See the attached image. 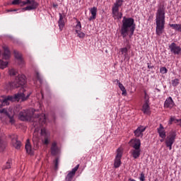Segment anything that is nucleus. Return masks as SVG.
Masks as SVG:
<instances>
[{
  "label": "nucleus",
  "mask_w": 181,
  "mask_h": 181,
  "mask_svg": "<svg viewBox=\"0 0 181 181\" xmlns=\"http://www.w3.org/2000/svg\"><path fill=\"white\" fill-rule=\"evenodd\" d=\"M19 118L21 121L33 122V125L35 128V131L46 124V115L45 114H35L34 109L21 111L19 114Z\"/></svg>",
  "instance_id": "1"
},
{
  "label": "nucleus",
  "mask_w": 181,
  "mask_h": 181,
  "mask_svg": "<svg viewBox=\"0 0 181 181\" xmlns=\"http://www.w3.org/2000/svg\"><path fill=\"white\" fill-rule=\"evenodd\" d=\"M32 91L28 88L22 87L20 91L13 96H7L3 100H0V107H5V105H9V101H26L29 97H30Z\"/></svg>",
  "instance_id": "2"
},
{
  "label": "nucleus",
  "mask_w": 181,
  "mask_h": 181,
  "mask_svg": "<svg viewBox=\"0 0 181 181\" xmlns=\"http://www.w3.org/2000/svg\"><path fill=\"white\" fill-rule=\"evenodd\" d=\"M165 6L160 5L156 13V33L157 36H160L165 32Z\"/></svg>",
  "instance_id": "3"
},
{
  "label": "nucleus",
  "mask_w": 181,
  "mask_h": 181,
  "mask_svg": "<svg viewBox=\"0 0 181 181\" xmlns=\"http://www.w3.org/2000/svg\"><path fill=\"white\" fill-rule=\"evenodd\" d=\"M135 32V21L132 18L123 17L122 21V26L120 28V33L122 38L127 37V36L134 35Z\"/></svg>",
  "instance_id": "4"
},
{
  "label": "nucleus",
  "mask_w": 181,
  "mask_h": 181,
  "mask_svg": "<svg viewBox=\"0 0 181 181\" xmlns=\"http://www.w3.org/2000/svg\"><path fill=\"white\" fill-rule=\"evenodd\" d=\"M0 118L3 122H5V124H11V125L15 124L13 115L11 116L9 112H8V110L5 108L0 109Z\"/></svg>",
  "instance_id": "5"
},
{
  "label": "nucleus",
  "mask_w": 181,
  "mask_h": 181,
  "mask_svg": "<svg viewBox=\"0 0 181 181\" xmlns=\"http://www.w3.org/2000/svg\"><path fill=\"white\" fill-rule=\"evenodd\" d=\"M25 84H26V76L25 75H18L9 86L10 88H18V87H23Z\"/></svg>",
  "instance_id": "6"
},
{
  "label": "nucleus",
  "mask_w": 181,
  "mask_h": 181,
  "mask_svg": "<svg viewBox=\"0 0 181 181\" xmlns=\"http://www.w3.org/2000/svg\"><path fill=\"white\" fill-rule=\"evenodd\" d=\"M176 140V132H170L169 135L165 138V146L167 148H169L170 151H172V146L173 144H175V141Z\"/></svg>",
  "instance_id": "7"
},
{
  "label": "nucleus",
  "mask_w": 181,
  "mask_h": 181,
  "mask_svg": "<svg viewBox=\"0 0 181 181\" xmlns=\"http://www.w3.org/2000/svg\"><path fill=\"white\" fill-rule=\"evenodd\" d=\"M23 5H30L25 7L23 11H33L37 8L39 4L35 0H26V1H23Z\"/></svg>",
  "instance_id": "8"
},
{
  "label": "nucleus",
  "mask_w": 181,
  "mask_h": 181,
  "mask_svg": "<svg viewBox=\"0 0 181 181\" xmlns=\"http://www.w3.org/2000/svg\"><path fill=\"white\" fill-rule=\"evenodd\" d=\"M168 48L170 49V52L172 53V54H175V56H179V54H181V47L180 46L177 45V44L175 42H172L170 45H169Z\"/></svg>",
  "instance_id": "9"
},
{
  "label": "nucleus",
  "mask_w": 181,
  "mask_h": 181,
  "mask_svg": "<svg viewBox=\"0 0 181 181\" xmlns=\"http://www.w3.org/2000/svg\"><path fill=\"white\" fill-rule=\"evenodd\" d=\"M122 158V152H121V150H119V148L117 149V153L114 161V168H115V169H117V168H119V166H121Z\"/></svg>",
  "instance_id": "10"
},
{
  "label": "nucleus",
  "mask_w": 181,
  "mask_h": 181,
  "mask_svg": "<svg viewBox=\"0 0 181 181\" xmlns=\"http://www.w3.org/2000/svg\"><path fill=\"white\" fill-rule=\"evenodd\" d=\"M112 18H114V19H117V21L122 19V13L119 12V8L112 7Z\"/></svg>",
  "instance_id": "11"
},
{
  "label": "nucleus",
  "mask_w": 181,
  "mask_h": 181,
  "mask_svg": "<svg viewBox=\"0 0 181 181\" xmlns=\"http://www.w3.org/2000/svg\"><path fill=\"white\" fill-rule=\"evenodd\" d=\"M78 168H80V164H78L75 168H74L71 171H70L66 178L65 180L66 181H71L73 180V177H74L75 175H76V172H77V170H78Z\"/></svg>",
  "instance_id": "12"
},
{
  "label": "nucleus",
  "mask_w": 181,
  "mask_h": 181,
  "mask_svg": "<svg viewBox=\"0 0 181 181\" xmlns=\"http://www.w3.org/2000/svg\"><path fill=\"white\" fill-rule=\"evenodd\" d=\"M145 131H146V127L144 126H140L134 132V136L136 138H142V136H144V132H145Z\"/></svg>",
  "instance_id": "13"
},
{
  "label": "nucleus",
  "mask_w": 181,
  "mask_h": 181,
  "mask_svg": "<svg viewBox=\"0 0 181 181\" xmlns=\"http://www.w3.org/2000/svg\"><path fill=\"white\" fill-rule=\"evenodd\" d=\"M129 144L133 149H141V140L139 139L130 140Z\"/></svg>",
  "instance_id": "14"
},
{
  "label": "nucleus",
  "mask_w": 181,
  "mask_h": 181,
  "mask_svg": "<svg viewBox=\"0 0 181 181\" xmlns=\"http://www.w3.org/2000/svg\"><path fill=\"white\" fill-rule=\"evenodd\" d=\"M11 139L14 148H16V149H21V143L20 141H18V136L13 134L11 136Z\"/></svg>",
  "instance_id": "15"
},
{
  "label": "nucleus",
  "mask_w": 181,
  "mask_h": 181,
  "mask_svg": "<svg viewBox=\"0 0 181 181\" xmlns=\"http://www.w3.org/2000/svg\"><path fill=\"white\" fill-rule=\"evenodd\" d=\"M41 135L44 137L42 144H44V145H49V134H47V132H46V129H41Z\"/></svg>",
  "instance_id": "16"
},
{
  "label": "nucleus",
  "mask_w": 181,
  "mask_h": 181,
  "mask_svg": "<svg viewBox=\"0 0 181 181\" xmlns=\"http://www.w3.org/2000/svg\"><path fill=\"white\" fill-rule=\"evenodd\" d=\"M157 132L159 134L160 138H162V139H166V131H165V127H163L162 124H160L159 127L157 129Z\"/></svg>",
  "instance_id": "17"
},
{
  "label": "nucleus",
  "mask_w": 181,
  "mask_h": 181,
  "mask_svg": "<svg viewBox=\"0 0 181 181\" xmlns=\"http://www.w3.org/2000/svg\"><path fill=\"white\" fill-rule=\"evenodd\" d=\"M59 146H57V142L53 141L51 146V154L53 156H56L59 152Z\"/></svg>",
  "instance_id": "18"
},
{
  "label": "nucleus",
  "mask_w": 181,
  "mask_h": 181,
  "mask_svg": "<svg viewBox=\"0 0 181 181\" xmlns=\"http://www.w3.org/2000/svg\"><path fill=\"white\" fill-rule=\"evenodd\" d=\"M131 156L134 159H138L139 156H141V148L136 149V148H132L129 152Z\"/></svg>",
  "instance_id": "19"
},
{
  "label": "nucleus",
  "mask_w": 181,
  "mask_h": 181,
  "mask_svg": "<svg viewBox=\"0 0 181 181\" xmlns=\"http://www.w3.org/2000/svg\"><path fill=\"white\" fill-rule=\"evenodd\" d=\"M174 106L175 102H173V99H172V97L168 98L164 103L165 108H173Z\"/></svg>",
  "instance_id": "20"
},
{
  "label": "nucleus",
  "mask_w": 181,
  "mask_h": 181,
  "mask_svg": "<svg viewBox=\"0 0 181 181\" xmlns=\"http://www.w3.org/2000/svg\"><path fill=\"white\" fill-rule=\"evenodd\" d=\"M141 111L146 115H151V106L149 105V103H144Z\"/></svg>",
  "instance_id": "21"
},
{
  "label": "nucleus",
  "mask_w": 181,
  "mask_h": 181,
  "mask_svg": "<svg viewBox=\"0 0 181 181\" xmlns=\"http://www.w3.org/2000/svg\"><path fill=\"white\" fill-rule=\"evenodd\" d=\"M3 49L4 51L3 54V59H5V60H8L9 57H11V51H9V48L6 45L3 46Z\"/></svg>",
  "instance_id": "22"
},
{
  "label": "nucleus",
  "mask_w": 181,
  "mask_h": 181,
  "mask_svg": "<svg viewBox=\"0 0 181 181\" xmlns=\"http://www.w3.org/2000/svg\"><path fill=\"white\" fill-rule=\"evenodd\" d=\"M91 16L89 18V21H94L97 18V7H93L90 9Z\"/></svg>",
  "instance_id": "23"
},
{
  "label": "nucleus",
  "mask_w": 181,
  "mask_h": 181,
  "mask_svg": "<svg viewBox=\"0 0 181 181\" xmlns=\"http://www.w3.org/2000/svg\"><path fill=\"white\" fill-rule=\"evenodd\" d=\"M59 20L58 21V25L60 30H63L64 28V21L63 20V15L62 13H59Z\"/></svg>",
  "instance_id": "24"
},
{
  "label": "nucleus",
  "mask_w": 181,
  "mask_h": 181,
  "mask_svg": "<svg viewBox=\"0 0 181 181\" xmlns=\"http://www.w3.org/2000/svg\"><path fill=\"white\" fill-rule=\"evenodd\" d=\"M25 150L27 153H29L30 155L33 153L32 146L30 145V140L29 139H27L25 144Z\"/></svg>",
  "instance_id": "25"
},
{
  "label": "nucleus",
  "mask_w": 181,
  "mask_h": 181,
  "mask_svg": "<svg viewBox=\"0 0 181 181\" xmlns=\"http://www.w3.org/2000/svg\"><path fill=\"white\" fill-rule=\"evenodd\" d=\"M124 4V0H116L115 3L113 4L112 8H121Z\"/></svg>",
  "instance_id": "26"
},
{
  "label": "nucleus",
  "mask_w": 181,
  "mask_h": 181,
  "mask_svg": "<svg viewBox=\"0 0 181 181\" xmlns=\"http://www.w3.org/2000/svg\"><path fill=\"white\" fill-rule=\"evenodd\" d=\"M122 54H124V59L128 57V47H123L120 49Z\"/></svg>",
  "instance_id": "27"
},
{
  "label": "nucleus",
  "mask_w": 181,
  "mask_h": 181,
  "mask_svg": "<svg viewBox=\"0 0 181 181\" xmlns=\"http://www.w3.org/2000/svg\"><path fill=\"white\" fill-rule=\"evenodd\" d=\"M80 31H81V22L77 21L75 26V32L78 33Z\"/></svg>",
  "instance_id": "28"
},
{
  "label": "nucleus",
  "mask_w": 181,
  "mask_h": 181,
  "mask_svg": "<svg viewBox=\"0 0 181 181\" xmlns=\"http://www.w3.org/2000/svg\"><path fill=\"white\" fill-rule=\"evenodd\" d=\"M12 166V160H8L6 165L4 166H3V169L5 170V169H11Z\"/></svg>",
  "instance_id": "29"
},
{
  "label": "nucleus",
  "mask_w": 181,
  "mask_h": 181,
  "mask_svg": "<svg viewBox=\"0 0 181 181\" xmlns=\"http://www.w3.org/2000/svg\"><path fill=\"white\" fill-rule=\"evenodd\" d=\"M8 66V62H4L2 59H0V69L4 70Z\"/></svg>",
  "instance_id": "30"
},
{
  "label": "nucleus",
  "mask_w": 181,
  "mask_h": 181,
  "mask_svg": "<svg viewBox=\"0 0 181 181\" xmlns=\"http://www.w3.org/2000/svg\"><path fill=\"white\" fill-rule=\"evenodd\" d=\"M144 103L149 104V95L144 90Z\"/></svg>",
  "instance_id": "31"
},
{
  "label": "nucleus",
  "mask_w": 181,
  "mask_h": 181,
  "mask_svg": "<svg viewBox=\"0 0 181 181\" xmlns=\"http://www.w3.org/2000/svg\"><path fill=\"white\" fill-rule=\"evenodd\" d=\"M14 54L17 60H20L21 59H22V54L19 53L18 51H14Z\"/></svg>",
  "instance_id": "32"
},
{
  "label": "nucleus",
  "mask_w": 181,
  "mask_h": 181,
  "mask_svg": "<svg viewBox=\"0 0 181 181\" xmlns=\"http://www.w3.org/2000/svg\"><path fill=\"white\" fill-rule=\"evenodd\" d=\"M172 86L173 87H177V86H179V79L175 78L174 80L172 81Z\"/></svg>",
  "instance_id": "33"
},
{
  "label": "nucleus",
  "mask_w": 181,
  "mask_h": 181,
  "mask_svg": "<svg viewBox=\"0 0 181 181\" xmlns=\"http://www.w3.org/2000/svg\"><path fill=\"white\" fill-rule=\"evenodd\" d=\"M35 78L40 82V84H42V77L40 76V74L39 72H36L35 74Z\"/></svg>",
  "instance_id": "34"
},
{
  "label": "nucleus",
  "mask_w": 181,
  "mask_h": 181,
  "mask_svg": "<svg viewBox=\"0 0 181 181\" xmlns=\"http://www.w3.org/2000/svg\"><path fill=\"white\" fill-rule=\"evenodd\" d=\"M76 33L78 34V37H80L81 39H84V37H86V33L81 31H79Z\"/></svg>",
  "instance_id": "35"
},
{
  "label": "nucleus",
  "mask_w": 181,
  "mask_h": 181,
  "mask_svg": "<svg viewBox=\"0 0 181 181\" xmlns=\"http://www.w3.org/2000/svg\"><path fill=\"white\" fill-rule=\"evenodd\" d=\"M0 134H1V132H0ZM4 148H5V144H4V141H2L0 136V151H4Z\"/></svg>",
  "instance_id": "36"
},
{
  "label": "nucleus",
  "mask_w": 181,
  "mask_h": 181,
  "mask_svg": "<svg viewBox=\"0 0 181 181\" xmlns=\"http://www.w3.org/2000/svg\"><path fill=\"white\" fill-rule=\"evenodd\" d=\"M11 4L12 5H19V4H23V1H22V0H13Z\"/></svg>",
  "instance_id": "37"
},
{
  "label": "nucleus",
  "mask_w": 181,
  "mask_h": 181,
  "mask_svg": "<svg viewBox=\"0 0 181 181\" xmlns=\"http://www.w3.org/2000/svg\"><path fill=\"white\" fill-rule=\"evenodd\" d=\"M160 73L162 74H166V73H168V69H166V67H161L160 69Z\"/></svg>",
  "instance_id": "38"
},
{
  "label": "nucleus",
  "mask_w": 181,
  "mask_h": 181,
  "mask_svg": "<svg viewBox=\"0 0 181 181\" xmlns=\"http://www.w3.org/2000/svg\"><path fill=\"white\" fill-rule=\"evenodd\" d=\"M16 70H15L14 69H11L9 70L10 76H16Z\"/></svg>",
  "instance_id": "39"
},
{
  "label": "nucleus",
  "mask_w": 181,
  "mask_h": 181,
  "mask_svg": "<svg viewBox=\"0 0 181 181\" xmlns=\"http://www.w3.org/2000/svg\"><path fill=\"white\" fill-rule=\"evenodd\" d=\"M176 117H171L170 118V120L168 121V125H172L173 124V122H175Z\"/></svg>",
  "instance_id": "40"
},
{
  "label": "nucleus",
  "mask_w": 181,
  "mask_h": 181,
  "mask_svg": "<svg viewBox=\"0 0 181 181\" xmlns=\"http://www.w3.org/2000/svg\"><path fill=\"white\" fill-rule=\"evenodd\" d=\"M33 141H39V137L37 136V132H35L33 134Z\"/></svg>",
  "instance_id": "41"
},
{
  "label": "nucleus",
  "mask_w": 181,
  "mask_h": 181,
  "mask_svg": "<svg viewBox=\"0 0 181 181\" xmlns=\"http://www.w3.org/2000/svg\"><path fill=\"white\" fill-rule=\"evenodd\" d=\"M54 163L55 170H57V168H59V158H56L55 160H54Z\"/></svg>",
  "instance_id": "42"
},
{
  "label": "nucleus",
  "mask_w": 181,
  "mask_h": 181,
  "mask_svg": "<svg viewBox=\"0 0 181 181\" xmlns=\"http://www.w3.org/2000/svg\"><path fill=\"white\" fill-rule=\"evenodd\" d=\"M18 63L19 66H25V61L23 60V58L18 59Z\"/></svg>",
  "instance_id": "43"
},
{
  "label": "nucleus",
  "mask_w": 181,
  "mask_h": 181,
  "mask_svg": "<svg viewBox=\"0 0 181 181\" xmlns=\"http://www.w3.org/2000/svg\"><path fill=\"white\" fill-rule=\"evenodd\" d=\"M139 180L140 181H145V174L144 173H141L140 174Z\"/></svg>",
  "instance_id": "44"
},
{
  "label": "nucleus",
  "mask_w": 181,
  "mask_h": 181,
  "mask_svg": "<svg viewBox=\"0 0 181 181\" xmlns=\"http://www.w3.org/2000/svg\"><path fill=\"white\" fill-rule=\"evenodd\" d=\"M122 93V95H127V89L125 88V87L122 88V89H120Z\"/></svg>",
  "instance_id": "45"
},
{
  "label": "nucleus",
  "mask_w": 181,
  "mask_h": 181,
  "mask_svg": "<svg viewBox=\"0 0 181 181\" xmlns=\"http://www.w3.org/2000/svg\"><path fill=\"white\" fill-rule=\"evenodd\" d=\"M122 93V95H127V89L125 88V87L122 88V89H120Z\"/></svg>",
  "instance_id": "46"
},
{
  "label": "nucleus",
  "mask_w": 181,
  "mask_h": 181,
  "mask_svg": "<svg viewBox=\"0 0 181 181\" xmlns=\"http://www.w3.org/2000/svg\"><path fill=\"white\" fill-rule=\"evenodd\" d=\"M117 84H118V86H119V88L121 90L122 88H124V87H125V86H124V85L122 84V83H121V82H119V81H118V80H117Z\"/></svg>",
  "instance_id": "47"
},
{
  "label": "nucleus",
  "mask_w": 181,
  "mask_h": 181,
  "mask_svg": "<svg viewBox=\"0 0 181 181\" xmlns=\"http://www.w3.org/2000/svg\"><path fill=\"white\" fill-rule=\"evenodd\" d=\"M18 9H10V10H6V12H16Z\"/></svg>",
  "instance_id": "48"
},
{
  "label": "nucleus",
  "mask_w": 181,
  "mask_h": 181,
  "mask_svg": "<svg viewBox=\"0 0 181 181\" xmlns=\"http://www.w3.org/2000/svg\"><path fill=\"white\" fill-rule=\"evenodd\" d=\"M180 121V119H175L174 122H175V124H179Z\"/></svg>",
  "instance_id": "49"
},
{
  "label": "nucleus",
  "mask_w": 181,
  "mask_h": 181,
  "mask_svg": "<svg viewBox=\"0 0 181 181\" xmlns=\"http://www.w3.org/2000/svg\"><path fill=\"white\" fill-rule=\"evenodd\" d=\"M153 67V66L148 65V69H152Z\"/></svg>",
  "instance_id": "50"
},
{
  "label": "nucleus",
  "mask_w": 181,
  "mask_h": 181,
  "mask_svg": "<svg viewBox=\"0 0 181 181\" xmlns=\"http://www.w3.org/2000/svg\"><path fill=\"white\" fill-rule=\"evenodd\" d=\"M179 127H181V119H180V122L178 123Z\"/></svg>",
  "instance_id": "51"
},
{
  "label": "nucleus",
  "mask_w": 181,
  "mask_h": 181,
  "mask_svg": "<svg viewBox=\"0 0 181 181\" xmlns=\"http://www.w3.org/2000/svg\"><path fill=\"white\" fill-rule=\"evenodd\" d=\"M163 141H165V139H162L160 140V142H163Z\"/></svg>",
  "instance_id": "52"
},
{
  "label": "nucleus",
  "mask_w": 181,
  "mask_h": 181,
  "mask_svg": "<svg viewBox=\"0 0 181 181\" xmlns=\"http://www.w3.org/2000/svg\"><path fill=\"white\" fill-rule=\"evenodd\" d=\"M41 95H42V97L43 98V93L41 91Z\"/></svg>",
  "instance_id": "53"
},
{
  "label": "nucleus",
  "mask_w": 181,
  "mask_h": 181,
  "mask_svg": "<svg viewBox=\"0 0 181 181\" xmlns=\"http://www.w3.org/2000/svg\"><path fill=\"white\" fill-rule=\"evenodd\" d=\"M0 56H1V50H0Z\"/></svg>",
  "instance_id": "54"
}]
</instances>
